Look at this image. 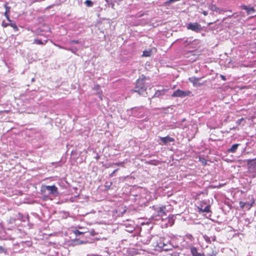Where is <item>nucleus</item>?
<instances>
[{
	"label": "nucleus",
	"mask_w": 256,
	"mask_h": 256,
	"mask_svg": "<svg viewBox=\"0 0 256 256\" xmlns=\"http://www.w3.org/2000/svg\"><path fill=\"white\" fill-rule=\"evenodd\" d=\"M69 43L72 44H79L80 42L78 40H70Z\"/></svg>",
	"instance_id": "nucleus-33"
},
{
	"label": "nucleus",
	"mask_w": 256,
	"mask_h": 256,
	"mask_svg": "<svg viewBox=\"0 0 256 256\" xmlns=\"http://www.w3.org/2000/svg\"><path fill=\"white\" fill-rule=\"evenodd\" d=\"M19 219L22 218V214L20 213H18V218Z\"/></svg>",
	"instance_id": "nucleus-43"
},
{
	"label": "nucleus",
	"mask_w": 256,
	"mask_h": 256,
	"mask_svg": "<svg viewBox=\"0 0 256 256\" xmlns=\"http://www.w3.org/2000/svg\"><path fill=\"white\" fill-rule=\"evenodd\" d=\"M8 2H6L4 4V8H6V13H8L10 12V8L8 6Z\"/></svg>",
	"instance_id": "nucleus-29"
},
{
	"label": "nucleus",
	"mask_w": 256,
	"mask_h": 256,
	"mask_svg": "<svg viewBox=\"0 0 256 256\" xmlns=\"http://www.w3.org/2000/svg\"><path fill=\"white\" fill-rule=\"evenodd\" d=\"M220 77L224 81L226 80V77L222 75V74H220Z\"/></svg>",
	"instance_id": "nucleus-39"
},
{
	"label": "nucleus",
	"mask_w": 256,
	"mask_h": 256,
	"mask_svg": "<svg viewBox=\"0 0 256 256\" xmlns=\"http://www.w3.org/2000/svg\"><path fill=\"white\" fill-rule=\"evenodd\" d=\"M202 14L206 16H207V15L208 14V12L205 11V10L202 11Z\"/></svg>",
	"instance_id": "nucleus-42"
},
{
	"label": "nucleus",
	"mask_w": 256,
	"mask_h": 256,
	"mask_svg": "<svg viewBox=\"0 0 256 256\" xmlns=\"http://www.w3.org/2000/svg\"><path fill=\"white\" fill-rule=\"evenodd\" d=\"M73 232L74 234L76 236H80V235H82L84 234L85 232H80V231H79L78 230H73Z\"/></svg>",
	"instance_id": "nucleus-25"
},
{
	"label": "nucleus",
	"mask_w": 256,
	"mask_h": 256,
	"mask_svg": "<svg viewBox=\"0 0 256 256\" xmlns=\"http://www.w3.org/2000/svg\"><path fill=\"white\" fill-rule=\"evenodd\" d=\"M170 241L168 239L166 238H160L159 240L157 242L156 246L161 248L162 250L164 248V246H166L168 244Z\"/></svg>",
	"instance_id": "nucleus-8"
},
{
	"label": "nucleus",
	"mask_w": 256,
	"mask_h": 256,
	"mask_svg": "<svg viewBox=\"0 0 256 256\" xmlns=\"http://www.w3.org/2000/svg\"><path fill=\"white\" fill-rule=\"evenodd\" d=\"M248 172L250 176L252 178L256 177V158L254 159H248L246 160Z\"/></svg>",
	"instance_id": "nucleus-3"
},
{
	"label": "nucleus",
	"mask_w": 256,
	"mask_h": 256,
	"mask_svg": "<svg viewBox=\"0 0 256 256\" xmlns=\"http://www.w3.org/2000/svg\"><path fill=\"white\" fill-rule=\"evenodd\" d=\"M56 46H58L60 48H63L66 50L70 51L71 52H72V53H74V54H76L78 50V48H77L76 47L66 48V47H63V46H60L58 45H56Z\"/></svg>",
	"instance_id": "nucleus-14"
},
{
	"label": "nucleus",
	"mask_w": 256,
	"mask_h": 256,
	"mask_svg": "<svg viewBox=\"0 0 256 256\" xmlns=\"http://www.w3.org/2000/svg\"><path fill=\"white\" fill-rule=\"evenodd\" d=\"M190 93V90L183 91L178 89L173 92L172 96V97L184 98L189 96Z\"/></svg>",
	"instance_id": "nucleus-6"
},
{
	"label": "nucleus",
	"mask_w": 256,
	"mask_h": 256,
	"mask_svg": "<svg viewBox=\"0 0 256 256\" xmlns=\"http://www.w3.org/2000/svg\"><path fill=\"white\" fill-rule=\"evenodd\" d=\"M4 15L5 16H6V18H9V16L8 14V13H6H6L4 14Z\"/></svg>",
	"instance_id": "nucleus-45"
},
{
	"label": "nucleus",
	"mask_w": 256,
	"mask_h": 256,
	"mask_svg": "<svg viewBox=\"0 0 256 256\" xmlns=\"http://www.w3.org/2000/svg\"><path fill=\"white\" fill-rule=\"evenodd\" d=\"M208 256H216V254H208Z\"/></svg>",
	"instance_id": "nucleus-46"
},
{
	"label": "nucleus",
	"mask_w": 256,
	"mask_h": 256,
	"mask_svg": "<svg viewBox=\"0 0 256 256\" xmlns=\"http://www.w3.org/2000/svg\"><path fill=\"white\" fill-rule=\"evenodd\" d=\"M86 243V241L82 240L78 238H75L72 240V246L80 245Z\"/></svg>",
	"instance_id": "nucleus-16"
},
{
	"label": "nucleus",
	"mask_w": 256,
	"mask_h": 256,
	"mask_svg": "<svg viewBox=\"0 0 256 256\" xmlns=\"http://www.w3.org/2000/svg\"><path fill=\"white\" fill-rule=\"evenodd\" d=\"M2 26H4V27H6L8 26H10V23H4V22H2Z\"/></svg>",
	"instance_id": "nucleus-40"
},
{
	"label": "nucleus",
	"mask_w": 256,
	"mask_h": 256,
	"mask_svg": "<svg viewBox=\"0 0 256 256\" xmlns=\"http://www.w3.org/2000/svg\"><path fill=\"white\" fill-rule=\"evenodd\" d=\"M48 40H45L44 42H42L41 40H39L38 38H35L34 40V44H40V45H44L46 44Z\"/></svg>",
	"instance_id": "nucleus-20"
},
{
	"label": "nucleus",
	"mask_w": 256,
	"mask_h": 256,
	"mask_svg": "<svg viewBox=\"0 0 256 256\" xmlns=\"http://www.w3.org/2000/svg\"><path fill=\"white\" fill-rule=\"evenodd\" d=\"M84 4L88 7H92L94 5V2L90 0H86Z\"/></svg>",
	"instance_id": "nucleus-24"
},
{
	"label": "nucleus",
	"mask_w": 256,
	"mask_h": 256,
	"mask_svg": "<svg viewBox=\"0 0 256 256\" xmlns=\"http://www.w3.org/2000/svg\"><path fill=\"white\" fill-rule=\"evenodd\" d=\"M7 18V20H8L9 22H12V20L10 19V18Z\"/></svg>",
	"instance_id": "nucleus-48"
},
{
	"label": "nucleus",
	"mask_w": 256,
	"mask_h": 256,
	"mask_svg": "<svg viewBox=\"0 0 256 256\" xmlns=\"http://www.w3.org/2000/svg\"><path fill=\"white\" fill-rule=\"evenodd\" d=\"M190 252L192 256H204V253L198 252L196 248L192 246L190 248Z\"/></svg>",
	"instance_id": "nucleus-13"
},
{
	"label": "nucleus",
	"mask_w": 256,
	"mask_h": 256,
	"mask_svg": "<svg viewBox=\"0 0 256 256\" xmlns=\"http://www.w3.org/2000/svg\"><path fill=\"white\" fill-rule=\"evenodd\" d=\"M40 192L42 194L47 197L50 196H56L58 194V188L54 185H42Z\"/></svg>",
	"instance_id": "nucleus-2"
},
{
	"label": "nucleus",
	"mask_w": 256,
	"mask_h": 256,
	"mask_svg": "<svg viewBox=\"0 0 256 256\" xmlns=\"http://www.w3.org/2000/svg\"><path fill=\"white\" fill-rule=\"evenodd\" d=\"M152 54V50H144L142 54V56L148 57L150 56Z\"/></svg>",
	"instance_id": "nucleus-22"
},
{
	"label": "nucleus",
	"mask_w": 256,
	"mask_h": 256,
	"mask_svg": "<svg viewBox=\"0 0 256 256\" xmlns=\"http://www.w3.org/2000/svg\"><path fill=\"white\" fill-rule=\"evenodd\" d=\"M200 78L192 76L189 78V81L190 82L192 83L194 86H200L202 84L198 82V81L200 80Z\"/></svg>",
	"instance_id": "nucleus-11"
},
{
	"label": "nucleus",
	"mask_w": 256,
	"mask_h": 256,
	"mask_svg": "<svg viewBox=\"0 0 256 256\" xmlns=\"http://www.w3.org/2000/svg\"><path fill=\"white\" fill-rule=\"evenodd\" d=\"M160 139L163 144L165 145H168L170 142H174V138H171L168 136L165 137H160Z\"/></svg>",
	"instance_id": "nucleus-10"
},
{
	"label": "nucleus",
	"mask_w": 256,
	"mask_h": 256,
	"mask_svg": "<svg viewBox=\"0 0 256 256\" xmlns=\"http://www.w3.org/2000/svg\"><path fill=\"white\" fill-rule=\"evenodd\" d=\"M126 227V230L130 232H132L134 230V226L130 224L126 223L124 224Z\"/></svg>",
	"instance_id": "nucleus-18"
},
{
	"label": "nucleus",
	"mask_w": 256,
	"mask_h": 256,
	"mask_svg": "<svg viewBox=\"0 0 256 256\" xmlns=\"http://www.w3.org/2000/svg\"><path fill=\"white\" fill-rule=\"evenodd\" d=\"M188 30H191L196 32H200L202 30V28L201 25L198 22H190L186 26Z\"/></svg>",
	"instance_id": "nucleus-4"
},
{
	"label": "nucleus",
	"mask_w": 256,
	"mask_h": 256,
	"mask_svg": "<svg viewBox=\"0 0 256 256\" xmlns=\"http://www.w3.org/2000/svg\"><path fill=\"white\" fill-rule=\"evenodd\" d=\"M186 236L187 238H188L191 240L194 238L190 234H187Z\"/></svg>",
	"instance_id": "nucleus-35"
},
{
	"label": "nucleus",
	"mask_w": 256,
	"mask_h": 256,
	"mask_svg": "<svg viewBox=\"0 0 256 256\" xmlns=\"http://www.w3.org/2000/svg\"><path fill=\"white\" fill-rule=\"evenodd\" d=\"M7 18V20H8L9 22H12V20L10 19V18Z\"/></svg>",
	"instance_id": "nucleus-47"
},
{
	"label": "nucleus",
	"mask_w": 256,
	"mask_h": 256,
	"mask_svg": "<svg viewBox=\"0 0 256 256\" xmlns=\"http://www.w3.org/2000/svg\"><path fill=\"white\" fill-rule=\"evenodd\" d=\"M240 145L239 144H232L231 147L228 149V152L230 153H234L236 152L238 146Z\"/></svg>",
	"instance_id": "nucleus-17"
},
{
	"label": "nucleus",
	"mask_w": 256,
	"mask_h": 256,
	"mask_svg": "<svg viewBox=\"0 0 256 256\" xmlns=\"http://www.w3.org/2000/svg\"><path fill=\"white\" fill-rule=\"evenodd\" d=\"M90 234L91 236H94L96 235V232H95V231L94 230H92L90 232Z\"/></svg>",
	"instance_id": "nucleus-41"
},
{
	"label": "nucleus",
	"mask_w": 256,
	"mask_h": 256,
	"mask_svg": "<svg viewBox=\"0 0 256 256\" xmlns=\"http://www.w3.org/2000/svg\"><path fill=\"white\" fill-rule=\"evenodd\" d=\"M203 238L208 244L211 243L210 238V236L204 234L203 236Z\"/></svg>",
	"instance_id": "nucleus-26"
},
{
	"label": "nucleus",
	"mask_w": 256,
	"mask_h": 256,
	"mask_svg": "<svg viewBox=\"0 0 256 256\" xmlns=\"http://www.w3.org/2000/svg\"><path fill=\"white\" fill-rule=\"evenodd\" d=\"M148 100L151 101V98H149Z\"/></svg>",
	"instance_id": "nucleus-49"
},
{
	"label": "nucleus",
	"mask_w": 256,
	"mask_h": 256,
	"mask_svg": "<svg viewBox=\"0 0 256 256\" xmlns=\"http://www.w3.org/2000/svg\"><path fill=\"white\" fill-rule=\"evenodd\" d=\"M124 162H116L114 163V164L118 166H124Z\"/></svg>",
	"instance_id": "nucleus-36"
},
{
	"label": "nucleus",
	"mask_w": 256,
	"mask_h": 256,
	"mask_svg": "<svg viewBox=\"0 0 256 256\" xmlns=\"http://www.w3.org/2000/svg\"><path fill=\"white\" fill-rule=\"evenodd\" d=\"M146 77L142 76V78L136 80V86L132 91L138 93L140 95L144 96L146 94L148 86L145 83Z\"/></svg>",
	"instance_id": "nucleus-1"
},
{
	"label": "nucleus",
	"mask_w": 256,
	"mask_h": 256,
	"mask_svg": "<svg viewBox=\"0 0 256 256\" xmlns=\"http://www.w3.org/2000/svg\"><path fill=\"white\" fill-rule=\"evenodd\" d=\"M168 218L169 222L171 223L170 226H172V224H173L174 222V216H168Z\"/></svg>",
	"instance_id": "nucleus-32"
},
{
	"label": "nucleus",
	"mask_w": 256,
	"mask_h": 256,
	"mask_svg": "<svg viewBox=\"0 0 256 256\" xmlns=\"http://www.w3.org/2000/svg\"><path fill=\"white\" fill-rule=\"evenodd\" d=\"M240 205L241 207L244 206V204L242 202H240Z\"/></svg>",
	"instance_id": "nucleus-44"
},
{
	"label": "nucleus",
	"mask_w": 256,
	"mask_h": 256,
	"mask_svg": "<svg viewBox=\"0 0 256 256\" xmlns=\"http://www.w3.org/2000/svg\"><path fill=\"white\" fill-rule=\"evenodd\" d=\"M243 120H244V118H240V120H238L236 121V123L237 124H238V125H240V124H241Z\"/></svg>",
	"instance_id": "nucleus-38"
},
{
	"label": "nucleus",
	"mask_w": 256,
	"mask_h": 256,
	"mask_svg": "<svg viewBox=\"0 0 256 256\" xmlns=\"http://www.w3.org/2000/svg\"><path fill=\"white\" fill-rule=\"evenodd\" d=\"M192 40H189L188 38H186L184 40H183L182 44L185 46H187L190 44L192 42Z\"/></svg>",
	"instance_id": "nucleus-21"
},
{
	"label": "nucleus",
	"mask_w": 256,
	"mask_h": 256,
	"mask_svg": "<svg viewBox=\"0 0 256 256\" xmlns=\"http://www.w3.org/2000/svg\"><path fill=\"white\" fill-rule=\"evenodd\" d=\"M208 8L212 11H217L218 9L215 4H210L208 6Z\"/></svg>",
	"instance_id": "nucleus-23"
},
{
	"label": "nucleus",
	"mask_w": 256,
	"mask_h": 256,
	"mask_svg": "<svg viewBox=\"0 0 256 256\" xmlns=\"http://www.w3.org/2000/svg\"><path fill=\"white\" fill-rule=\"evenodd\" d=\"M0 252L4 253L5 254H7L8 250L4 248L2 246H0Z\"/></svg>",
	"instance_id": "nucleus-31"
},
{
	"label": "nucleus",
	"mask_w": 256,
	"mask_h": 256,
	"mask_svg": "<svg viewBox=\"0 0 256 256\" xmlns=\"http://www.w3.org/2000/svg\"><path fill=\"white\" fill-rule=\"evenodd\" d=\"M156 238V236L148 234L146 236H140V240L142 244H148L150 242L152 239H155Z\"/></svg>",
	"instance_id": "nucleus-7"
},
{
	"label": "nucleus",
	"mask_w": 256,
	"mask_h": 256,
	"mask_svg": "<svg viewBox=\"0 0 256 256\" xmlns=\"http://www.w3.org/2000/svg\"><path fill=\"white\" fill-rule=\"evenodd\" d=\"M210 240H212V241H213V242L216 241V236H214V235L210 236Z\"/></svg>",
	"instance_id": "nucleus-37"
},
{
	"label": "nucleus",
	"mask_w": 256,
	"mask_h": 256,
	"mask_svg": "<svg viewBox=\"0 0 256 256\" xmlns=\"http://www.w3.org/2000/svg\"><path fill=\"white\" fill-rule=\"evenodd\" d=\"M174 246L173 245L172 242H170L168 244H166V246H164V248L162 250L164 251H168L172 250V248H174Z\"/></svg>",
	"instance_id": "nucleus-19"
},
{
	"label": "nucleus",
	"mask_w": 256,
	"mask_h": 256,
	"mask_svg": "<svg viewBox=\"0 0 256 256\" xmlns=\"http://www.w3.org/2000/svg\"><path fill=\"white\" fill-rule=\"evenodd\" d=\"M118 170V168L114 170V171H113V172H112L110 174L109 176H110V178H112V177H113V176H114V175L115 172H117Z\"/></svg>",
	"instance_id": "nucleus-34"
},
{
	"label": "nucleus",
	"mask_w": 256,
	"mask_h": 256,
	"mask_svg": "<svg viewBox=\"0 0 256 256\" xmlns=\"http://www.w3.org/2000/svg\"><path fill=\"white\" fill-rule=\"evenodd\" d=\"M10 26L14 28V30L15 32H16L18 30V26H16V24L14 22H10Z\"/></svg>",
	"instance_id": "nucleus-27"
},
{
	"label": "nucleus",
	"mask_w": 256,
	"mask_h": 256,
	"mask_svg": "<svg viewBox=\"0 0 256 256\" xmlns=\"http://www.w3.org/2000/svg\"><path fill=\"white\" fill-rule=\"evenodd\" d=\"M198 208L199 212H210V205H207L204 206L201 205L200 206H198Z\"/></svg>",
	"instance_id": "nucleus-12"
},
{
	"label": "nucleus",
	"mask_w": 256,
	"mask_h": 256,
	"mask_svg": "<svg viewBox=\"0 0 256 256\" xmlns=\"http://www.w3.org/2000/svg\"><path fill=\"white\" fill-rule=\"evenodd\" d=\"M242 8V10H246L248 14L254 13L255 12V10L253 7H248L244 5Z\"/></svg>",
	"instance_id": "nucleus-15"
},
{
	"label": "nucleus",
	"mask_w": 256,
	"mask_h": 256,
	"mask_svg": "<svg viewBox=\"0 0 256 256\" xmlns=\"http://www.w3.org/2000/svg\"><path fill=\"white\" fill-rule=\"evenodd\" d=\"M200 162L202 164L203 166H206L207 164V160L204 158H200Z\"/></svg>",
	"instance_id": "nucleus-28"
},
{
	"label": "nucleus",
	"mask_w": 256,
	"mask_h": 256,
	"mask_svg": "<svg viewBox=\"0 0 256 256\" xmlns=\"http://www.w3.org/2000/svg\"><path fill=\"white\" fill-rule=\"evenodd\" d=\"M168 90V89L167 88H162V90H156L152 98H161L166 95Z\"/></svg>",
	"instance_id": "nucleus-9"
},
{
	"label": "nucleus",
	"mask_w": 256,
	"mask_h": 256,
	"mask_svg": "<svg viewBox=\"0 0 256 256\" xmlns=\"http://www.w3.org/2000/svg\"><path fill=\"white\" fill-rule=\"evenodd\" d=\"M152 208L154 211V214L156 216H162L165 214L166 206H163L160 207L157 206H154Z\"/></svg>",
	"instance_id": "nucleus-5"
},
{
	"label": "nucleus",
	"mask_w": 256,
	"mask_h": 256,
	"mask_svg": "<svg viewBox=\"0 0 256 256\" xmlns=\"http://www.w3.org/2000/svg\"><path fill=\"white\" fill-rule=\"evenodd\" d=\"M112 185V183L111 182H106L104 185L106 190L110 189V186Z\"/></svg>",
	"instance_id": "nucleus-30"
}]
</instances>
